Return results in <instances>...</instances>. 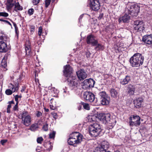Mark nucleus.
Masks as SVG:
<instances>
[{
    "mask_svg": "<svg viewBox=\"0 0 152 152\" xmlns=\"http://www.w3.org/2000/svg\"><path fill=\"white\" fill-rule=\"evenodd\" d=\"M82 86L83 88L84 89H86L90 88L87 81V79L84 80L82 84Z\"/></svg>",
    "mask_w": 152,
    "mask_h": 152,
    "instance_id": "26",
    "label": "nucleus"
},
{
    "mask_svg": "<svg viewBox=\"0 0 152 152\" xmlns=\"http://www.w3.org/2000/svg\"><path fill=\"white\" fill-rule=\"evenodd\" d=\"M89 130V134L91 136L96 137L99 135L102 132V127L99 124L94 123L91 125Z\"/></svg>",
    "mask_w": 152,
    "mask_h": 152,
    "instance_id": "4",
    "label": "nucleus"
},
{
    "mask_svg": "<svg viewBox=\"0 0 152 152\" xmlns=\"http://www.w3.org/2000/svg\"><path fill=\"white\" fill-rule=\"evenodd\" d=\"M43 140V139L41 137H38L37 140V142L39 144H41Z\"/></svg>",
    "mask_w": 152,
    "mask_h": 152,
    "instance_id": "33",
    "label": "nucleus"
},
{
    "mask_svg": "<svg viewBox=\"0 0 152 152\" xmlns=\"http://www.w3.org/2000/svg\"><path fill=\"white\" fill-rule=\"evenodd\" d=\"M8 16L9 14L5 12H0V17H8Z\"/></svg>",
    "mask_w": 152,
    "mask_h": 152,
    "instance_id": "32",
    "label": "nucleus"
},
{
    "mask_svg": "<svg viewBox=\"0 0 152 152\" xmlns=\"http://www.w3.org/2000/svg\"><path fill=\"white\" fill-rule=\"evenodd\" d=\"M18 103H16V104L14 107L13 108L14 110H18Z\"/></svg>",
    "mask_w": 152,
    "mask_h": 152,
    "instance_id": "46",
    "label": "nucleus"
},
{
    "mask_svg": "<svg viewBox=\"0 0 152 152\" xmlns=\"http://www.w3.org/2000/svg\"><path fill=\"white\" fill-rule=\"evenodd\" d=\"M100 99L101 98H104L107 97L106 94L105 92L104 91L101 92L99 93Z\"/></svg>",
    "mask_w": 152,
    "mask_h": 152,
    "instance_id": "29",
    "label": "nucleus"
},
{
    "mask_svg": "<svg viewBox=\"0 0 152 152\" xmlns=\"http://www.w3.org/2000/svg\"><path fill=\"white\" fill-rule=\"evenodd\" d=\"M22 123L26 126H28L31 122V117L29 115H27L25 117L22 118Z\"/></svg>",
    "mask_w": 152,
    "mask_h": 152,
    "instance_id": "18",
    "label": "nucleus"
},
{
    "mask_svg": "<svg viewBox=\"0 0 152 152\" xmlns=\"http://www.w3.org/2000/svg\"><path fill=\"white\" fill-rule=\"evenodd\" d=\"M5 20H4V19H0V21H3V22H4Z\"/></svg>",
    "mask_w": 152,
    "mask_h": 152,
    "instance_id": "59",
    "label": "nucleus"
},
{
    "mask_svg": "<svg viewBox=\"0 0 152 152\" xmlns=\"http://www.w3.org/2000/svg\"><path fill=\"white\" fill-rule=\"evenodd\" d=\"M48 144L49 145H50L49 147L48 148V150L50 151L51 150H52L53 148V144H52L51 142H48Z\"/></svg>",
    "mask_w": 152,
    "mask_h": 152,
    "instance_id": "40",
    "label": "nucleus"
},
{
    "mask_svg": "<svg viewBox=\"0 0 152 152\" xmlns=\"http://www.w3.org/2000/svg\"><path fill=\"white\" fill-rule=\"evenodd\" d=\"M76 73L78 79L80 80L86 79L87 77V74L83 70H79Z\"/></svg>",
    "mask_w": 152,
    "mask_h": 152,
    "instance_id": "16",
    "label": "nucleus"
},
{
    "mask_svg": "<svg viewBox=\"0 0 152 152\" xmlns=\"http://www.w3.org/2000/svg\"><path fill=\"white\" fill-rule=\"evenodd\" d=\"M18 97H19V98H21V96H19Z\"/></svg>",
    "mask_w": 152,
    "mask_h": 152,
    "instance_id": "64",
    "label": "nucleus"
},
{
    "mask_svg": "<svg viewBox=\"0 0 152 152\" xmlns=\"http://www.w3.org/2000/svg\"><path fill=\"white\" fill-rule=\"evenodd\" d=\"M14 5V3L8 2V4L7 5V8L8 10H10L13 7Z\"/></svg>",
    "mask_w": 152,
    "mask_h": 152,
    "instance_id": "31",
    "label": "nucleus"
},
{
    "mask_svg": "<svg viewBox=\"0 0 152 152\" xmlns=\"http://www.w3.org/2000/svg\"><path fill=\"white\" fill-rule=\"evenodd\" d=\"M9 104L8 105L7 108H8V109H10L11 107V104H14V102L12 101L10 102H9Z\"/></svg>",
    "mask_w": 152,
    "mask_h": 152,
    "instance_id": "45",
    "label": "nucleus"
},
{
    "mask_svg": "<svg viewBox=\"0 0 152 152\" xmlns=\"http://www.w3.org/2000/svg\"><path fill=\"white\" fill-rule=\"evenodd\" d=\"M103 47L102 45L100 44H98L96 47L95 48V49L96 50H103Z\"/></svg>",
    "mask_w": 152,
    "mask_h": 152,
    "instance_id": "30",
    "label": "nucleus"
},
{
    "mask_svg": "<svg viewBox=\"0 0 152 152\" xmlns=\"http://www.w3.org/2000/svg\"><path fill=\"white\" fill-rule=\"evenodd\" d=\"M4 22L7 23L9 25L11 26V27H12V24H11V23L9 21L5 20Z\"/></svg>",
    "mask_w": 152,
    "mask_h": 152,
    "instance_id": "51",
    "label": "nucleus"
},
{
    "mask_svg": "<svg viewBox=\"0 0 152 152\" xmlns=\"http://www.w3.org/2000/svg\"><path fill=\"white\" fill-rule=\"evenodd\" d=\"M28 112L26 111H24L22 113V118H24V117H26V116L27 115Z\"/></svg>",
    "mask_w": 152,
    "mask_h": 152,
    "instance_id": "41",
    "label": "nucleus"
},
{
    "mask_svg": "<svg viewBox=\"0 0 152 152\" xmlns=\"http://www.w3.org/2000/svg\"><path fill=\"white\" fill-rule=\"evenodd\" d=\"M7 140H3L1 141V143L2 145H4V144L6 143L7 142Z\"/></svg>",
    "mask_w": 152,
    "mask_h": 152,
    "instance_id": "44",
    "label": "nucleus"
},
{
    "mask_svg": "<svg viewBox=\"0 0 152 152\" xmlns=\"http://www.w3.org/2000/svg\"><path fill=\"white\" fill-rule=\"evenodd\" d=\"M13 0H9L8 1L9 2H12V1H13Z\"/></svg>",
    "mask_w": 152,
    "mask_h": 152,
    "instance_id": "62",
    "label": "nucleus"
},
{
    "mask_svg": "<svg viewBox=\"0 0 152 152\" xmlns=\"http://www.w3.org/2000/svg\"><path fill=\"white\" fill-rule=\"evenodd\" d=\"M14 6V10L17 11L18 10H21L23 9V7L20 6L19 2L15 3Z\"/></svg>",
    "mask_w": 152,
    "mask_h": 152,
    "instance_id": "25",
    "label": "nucleus"
},
{
    "mask_svg": "<svg viewBox=\"0 0 152 152\" xmlns=\"http://www.w3.org/2000/svg\"><path fill=\"white\" fill-rule=\"evenodd\" d=\"M140 119V117L138 115H132L130 118V125L131 126L134 125L136 126L140 125L141 124Z\"/></svg>",
    "mask_w": 152,
    "mask_h": 152,
    "instance_id": "7",
    "label": "nucleus"
},
{
    "mask_svg": "<svg viewBox=\"0 0 152 152\" xmlns=\"http://www.w3.org/2000/svg\"><path fill=\"white\" fill-rule=\"evenodd\" d=\"M83 97L86 101L90 102L96 101L94 95L90 92H85L83 94Z\"/></svg>",
    "mask_w": 152,
    "mask_h": 152,
    "instance_id": "10",
    "label": "nucleus"
},
{
    "mask_svg": "<svg viewBox=\"0 0 152 152\" xmlns=\"http://www.w3.org/2000/svg\"><path fill=\"white\" fill-rule=\"evenodd\" d=\"M130 80V77L128 75H126L124 78L120 79V83L122 85H125L128 84Z\"/></svg>",
    "mask_w": 152,
    "mask_h": 152,
    "instance_id": "20",
    "label": "nucleus"
},
{
    "mask_svg": "<svg viewBox=\"0 0 152 152\" xmlns=\"http://www.w3.org/2000/svg\"><path fill=\"white\" fill-rule=\"evenodd\" d=\"M64 70V75L65 76L69 78L73 77L72 74L73 72V69L69 65L65 66Z\"/></svg>",
    "mask_w": 152,
    "mask_h": 152,
    "instance_id": "12",
    "label": "nucleus"
},
{
    "mask_svg": "<svg viewBox=\"0 0 152 152\" xmlns=\"http://www.w3.org/2000/svg\"><path fill=\"white\" fill-rule=\"evenodd\" d=\"M98 119L103 123L108 124L112 127L115 125L116 122L115 116L112 115L109 113L100 114Z\"/></svg>",
    "mask_w": 152,
    "mask_h": 152,
    "instance_id": "1",
    "label": "nucleus"
},
{
    "mask_svg": "<svg viewBox=\"0 0 152 152\" xmlns=\"http://www.w3.org/2000/svg\"><path fill=\"white\" fill-rule=\"evenodd\" d=\"M86 42L88 44L92 45L93 46H96L98 42L96 37L92 35L88 36L87 37Z\"/></svg>",
    "mask_w": 152,
    "mask_h": 152,
    "instance_id": "13",
    "label": "nucleus"
},
{
    "mask_svg": "<svg viewBox=\"0 0 152 152\" xmlns=\"http://www.w3.org/2000/svg\"><path fill=\"white\" fill-rule=\"evenodd\" d=\"M127 13L126 12L124 16L119 18L118 19L119 23H121V22H127L129 21L130 19V16L129 14H127Z\"/></svg>",
    "mask_w": 152,
    "mask_h": 152,
    "instance_id": "19",
    "label": "nucleus"
},
{
    "mask_svg": "<svg viewBox=\"0 0 152 152\" xmlns=\"http://www.w3.org/2000/svg\"><path fill=\"white\" fill-rule=\"evenodd\" d=\"M38 128L37 124H33L31 125L29 129L32 131L34 132Z\"/></svg>",
    "mask_w": 152,
    "mask_h": 152,
    "instance_id": "27",
    "label": "nucleus"
},
{
    "mask_svg": "<svg viewBox=\"0 0 152 152\" xmlns=\"http://www.w3.org/2000/svg\"><path fill=\"white\" fill-rule=\"evenodd\" d=\"M30 44V42L29 41H27L26 43L25 50L26 53L27 55H29L31 52V48Z\"/></svg>",
    "mask_w": 152,
    "mask_h": 152,
    "instance_id": "24",
    "label": "nucleus"
},
{
    "mask_svg": "<svg viewBox=\"0 0 152 152\" xmlns=\"http://www.w3.org/2000/svg\"><path fill=\"white\" fill-rule=\"evenodd\" d=\"M18 85H16L15 86L10 84L9 86L10 89H8L6 90L5 93L7 95H11L12 92H14L17 91L18 90Z\"/></svg>",
    "mask_w": 152,
    "mask_h": 152,
    "instance_id": "14",
    "label": "nucleus"
},
{
    "mask_svg": "<svg viewBox=\"0 0 152 152\" xmlns=\"http://www.w3.org/2000/svg\"><path fill=\"white\" fill-rule=\"evenodd\" d=\"M52 114L53 115V118L56 119L57 117V114L55 113H53Z\"/></svg>",
    "mask_w": 152,
    "mask_h": 152,
    "instance_id": "52",
    "label": "nucleus"
},
{
    "mask_svg": "<svg viewBox=\"0 0 152 152\" xmlns=\"http://www.w3.org/2000/svg\"><path fill=\"white\" fill-rule=\"evenodd\" d=\"M140 7L137 4L128 5L125 12L130 14L133 16H137L140 11Z\"/></svg>",
    "mask_w": 152,
    "mask_h": 152,
    "instance_id": "5",
    "label": "nucleus"
},
{
    "mask_svg": "<svg viewBox=\"0 0 152 152\" xmlns=\"http://www.w3.org/2000/svg\"><path fill=\"white\" fill-rule=\"evenodd\" d=\"M144 57L140 53H135L130 59V62L131 65L134 67L140 66L143 62Z\"/></svg>",
    "mask_w": 152,
    "mask_h": 152,
    "instance_id": "2",
    "label": "nucleus"
},
{
    "mask_svg": "<svg viewBox=\"0 0 152 152\" xmlns=\"http://www.w3.org/2000/svg\"><path fill=\"white\" fill-rule=\"evenodd\" d=\"M143 102V99L142 98L137 99L134 101V105L136 107H140L142 106V104Z\"/></svg>",
    "mask_w": 152,
    "mask_h": 152,
    "instance_id": "21",
    "label": "nucleus"
},
{
    "mask_svg": "<svg viewBox=\"0 0 152 152\" xmlns=\"http://www.w3.org/2000/svg\"><path fill=\"white\" fill-rule=\"evenodd\" d=\"M82 140V135L78 132H74L70 135L68 140V142L70 145H74L75 144H79Z\"/></svg>",
    "mask_w": 152,
    "mask_h": 152,
    "instance_id": "3",
    "label": "nucleus"
},
{
    "mask_svg": "<svg viewBox=\"0 0 152 152\" xmlns=\"http://www.w3.org/2000/svg\"><path fill=\"white\" fill-rule=\"evenodd\" d=\"M15 31L16 34L17 35H18V27H16V28H15Z\"/></svg>",
    "mask_w": 152,
    "mask_h": 152,
    "instance_id": "53",
    "label": "nucleus"
},
{
    "mask_svg": "<svg viewBox=\"0 0 152 152\" xmlns=\"http://www.w3.org/2000/svg\"><path fill=\"white\" fill-rule=\"evenodd\" d=\"M110 92L111 97L116 98L118 96V94L117 91L115 89L112 88L110 91Z\"/></svg>",
    "mask_w": 152,
    "mask_h": 152,
    "instance_id": "23",
    "label": "nucleus"
},
{
    "mask_svg": "<svg viewBox=\"0 0 152 152\" xmlns=\"http://www.w3.org/2000/svg\"><path fill=\"white\" fill-rule=\"evenodd\" d=\"M142 41L147 45H152V35H150L144 36Z\"/></svg>",
    "mask_w": 152,
    "mask_h": 152,
    "instance_id": "15",
    "label": "nucleus"
},
{
    "mask_svg": "<svg viewBox=\"0 0 152 152\" xmlns=\"http://www.w3.org/2000/svg\"><path fill=\"white\" fill-rule=\"evenodd\" d=\"M69 85L72 88V89L75 90L78 89L79 87V82L75 79V77L73 76L67 78Z\"/></svg>",
    "mask_w": 152,
    "mask_h": 152,
    "instance_id": "6",
    "label": "nucleus"
},
{
    "mask_svg": "<svg viewBox=\"0 0 152 152\" xmlns=\"http://www.w3.org/2000/svg\"><path fill=\"white\" fill-rule=\"evenodd\" d=\"M19 96L18 95H16L15 98V101L16 102V103H18V99L19 98Z\"/></svg>",
    "mask_w": 152,
    "mask_h": 152,
    "instance_id": "47",
    "label": "nucleus"
},
{
    "mask_svg": "<svg viewBox=\"0 0 152 152\" xmlns=\"http://www.w3.org/2000/svg\"><path fill=\"white\" fill-rule=\"evenodd\" d=\"M11 21L13 23V25L15 27V28H16V27H17V25L14 22H13V21H12V20H11Z\"/></svg>",
    "mask_w": 152,
    "mask_h": 152,
    "instance_id": "55",
    "label": "nucleus"
},
{
    "mask_svg": "<svg viewBox=\"0 0 152 152\" xmlns=\"http://www.w3.org/2000/svg\"><path fill=\"white\" fill-rule=\"evenodd\" d=\"M26 88L25 87L23 86L22 87V88L21 90V92H23L24 91V90Z\"/></svg>",
    "mask_w": 152,
    "mask_h": 152,
    "instance_id": "56",
    "label": "nucleus"
},
{
    "mask_svg": "<svg viewBox=\"0 0 152 152\" xmlns=\"http://www.w3.org/2000/svg\"><path fill=\"white\" fill-rule=\"evenodd\" d=\"M89 5L90 8L95 11L98 10L100 6L99 0H90Z\"/></svg>",
    "mask_w": 152,
    "mask_h": 152,
    "instance_id": "9",
    "label": "nucleus"
},
{
    "mask_svg": "<svg viewBox=\"0 0 152 152\" xmlns=\"http://www.w3.org/2000/svg\"><path fill=\"white\" fill-rule=\"evenodd\" d=\"M128 93L131 95H133L135 90V88L134 86L129 84L127 87Z\"/></svg>",
    "mask_w": 152,
    "mask_h": 152,
    "instance_id": "22",
    "label": "nucleus"
},
{
    "mask_svg": "<svg viewBox=\"0 0 152 152\" xmlns=\"http://www.w3.org/2000/svg\"><path fill=\"white\" fill-rule=\"evenodd\" d=\"M51 1L50 0H45V6L46 8L48 7L50 4Z\"/></svg>",
    "mask_w": 152,
    "mask_h": 152,
    "instance_id": "37",
    "label": "nucleus"
},
{
    "mask_svg": "<svg viewBox=\"0 0 152 152\" xmlns=\"http://www.w3.org/2000/svg\"><path fill=\"white\" fill-rule=\"evenodd\" d=\"M45 111L46 112H48L49 110L48 109H45Z\"/></svg>",
    "mask_w": 152,
    "mask_h": 152,
    "instance_id": "61",
    "label": "nucleus"
},
{
    "mask_svg": "<svg viewBox=\"0 0 152 152\" xmlns=\"http://www.w3.org/2000/svg\"><path fill=\"white\" fill-rule=\"evenodd\" d=\"M1 65L4 68H5L7 66V63L5 59H2L1 62Z\"/></svg>",
    "mask_w": 152,
    "mask_h": 152,
    "instance_id": "35",
    "label": "nucleus"
},
{
    "mask_svg": "<svg viewBox=\"0 0 152 152\" xmlns=\"http://www.w3.org/2000/svg\"><path fill=\"white\" fill-rule=\"evenodd\" d=\"M42 129L45 131H46L48 130V125L47 124H45L43 125L42 127Z\"/></svg>",
    "mask_w": 152,
    "mask_h": 152,
    "instance_id": "38",
    "label": "nucleus"
},
{
    "mask_svg": "<svg viewBox=\"0 0 152 152\" xmlns=\"http://www.w3.org/2000/svg\"><path fill=\"white\" fill-rule=\"evenodd\" d=\"M52 90H53V91H55V90H56L54 88H52Z\"/></svg>",
    "mask_w": 152,
    "mask_h": 152,
    "instance_id": "63",
    "label": "nucleus"
},
{
    "mask_svg": "<svg viewBox=\"0 0 152 152\" xmlns=\"http://www.w3.org/2000/svg\"><path fill=\"white\" fill-rule=\"evenodd\" d=\"M110 98L109 97H107L104 98H101L100 99L99 103L96 99V105H100V104L103 105H106L108 104L109 102Z\"/></svg>",
    "mask_w": 152,
    "mask_h": 152,
    "instance_id": "17",
    "label": "nucleus"
},
{
    "mask_svg": "<svg viewBox=\"0 0 152 152\" xmlns=\"http://www.w3.org/2000/svg\"><path fill=\"white\" fill-rule=\"evenodd\" d=\"M56 134V132L53 131L51 133H50L49 134V137L50 138H54L55 137Z\"/></svg>",
    "mask_w": 152,
    "mask_h": 152,
    "instance_id": "36",
    "label": "nucleus"
},
{
    "mask_svg": "<svg viewBox=\"0 0 152 152\" xmlns=\"http://www.w3.org/2000/svg\"><path fill=\"white\" fill-rule=\"evenodd\" d=\"M83 108L87 110H89L90 109V107L89 105L87 103H84L83 104Z\"/></svg>",
    "mask_w": 152,
    "mask_h": 152,
    "instance_id": "34",
    "label": "nucleus"
},
{
    "mask_svg": "<svg viewBox=\"0 0 152 152\" xmlns=\"http://www.w3.org/2000/svg\"><path fill=\"white\" fill-rule=\"evenodd\" d=\"M103 14H100L99 17H98V19H99V20H100L102 18V17H103Z\"/></svg>",
    "mask_w": 152,
    "mask_h": 152,
    "instance_id": "54",
    "label": "nucleus"
},
{
    "mask_svg": "<svg viewBox=\"0 0 152 152\" xmlns=\"http://www.w3.org/2000/svg\"><path fill=\"white\" fill-rule=\"evenodd\" d=\"M42 28L41 26H40L39 28L38 33H42Z\"/></svg>",
    "mask_w": 152,
    "mask_h": 152,
    "instance_id": "49",
    "label": "nucleus"
},
{
    "mask_svg": "<svg viewBox=\"0 0 152 152\" xmlns=\"http://www.w3.org/2000/svg\"><path fill=\"white\" fill-rule=\"evenodd\" d=\"M91 53L89 51L86 52V56L87 58H89Z\"/></svg>",
    "mask_w": 152,
    "mask_h": 152,
    "instance_id": "48",
    "label": "nucleus"
},
{
    "mask_svg": "<svg viewBox=\"0 0 152 152\" xmlns=\"http://www.w3.org/2000/svg\"><path fill=\"white\" fill-rule=\"evenodd\" d=\"M34 12V10L33 8L29 9L28 11V13L29 15H32Z\"/></svg>",
    "mask_w": 152,
    "mask_h": 152,
    "instance_id": "39",
    "label": "nucleus"
},
{
    "mask_svg": "<svg viewBox=\"0 0 152 152\" xmlns=\"http://www.w3.org/2000/svg\"><path fill=\"white\" fill-rule=\"evenodd\" d=\"M7 38L4 36L0 37V52H5L7 50L6 44Z\"/></svg>",
    "mask_w": 152,
    "mask_h": 152,
    "instance_id": "8",
    "label": "nucleus"
},
{
    "mask_svg": "<svg viewBox=\"0 0 152 152\" xmlns=\"http://www.w3.org/2000/svg\"><path fill=\"white\" fill-rule=\"evenodd\" d=\"M7 112L8 113H10V109L7 108Z\"/></svg>",
    "mask_w": 152,
    "mask_h": 152,
    "instance_id": "57",
    "label": "nucleus"
},
{
    "mask_svg": "<svg viewBox=\"0 0 152 152\" xmlns=\"http://www.w3.org/2000/svg\"><path fill=\"white\" fill-rule=\"evenodd\" d=\"M42 33H38V35L39 36H40L41 35Z\"/></svg>",
    "mask_w": 152,
    "mask_h": 152,
    "instance_id": "60",
    "label": "nucleus"
},
{
    "mask_svg": "<svg viewBox=\"0 0 152 152\" xmlns=\"http://www.w3.org/2000/svg\"><path fill=\"white\" fill-rule=\"evenodd\" d=\"M30 28L31 29V32H33L34 31V27L33 26H31L30 27Z\"/></svg>",
    "mask_w": 152,
    "mask_h": 152,
    "instance_id": "50",
    "label": "nucleus"
},
{
    "mask_svg": "<svg viewBox=\"0 0 152 152\" xmlns=\"http://www.w3.org/2000/svg\"><path fill=\"white\" fill-rule=\"evenodd\" d=\"M81 107H82V106L81 105H79L78 107V110H81Z\"/></svg>",
    "mask_w": 152,
    "mask_h": 152,
    "instance_id": "58",
    "label": "nucleus"
},
{
    "mask_svg": "<svg viewBox=\"0 0 152 152\" xmlns=\"http://www.w3.org/2000/svg\"><path fill=\"white\" fill-rule=\"evenodd\" d=\"M42 115V113L40 111H37L36 114V116L37 117H39Z\"/></svg>",
    "mask_w": 152,
    "mask_h": 152,
    "instance_id": "43",
    "label": "nucleus"
},
{
    "mask_svg": "<svg viewBox=\"0 0 152 152\" xmlns=\"http://www.w3.org/2000/svg\"><path fill=\"white\" fill-rule=\"evenodd\" d=\"M134 27L137 31H140L144 29V24L142 21L137 20L135 21L134 23Z\"/></svg>",
    "mask_w": 152,
    "mask_h": 152,
    "instance_id": "11",
    "label": "nucleus"
},
{
    "mask_svg": "<svg viewBox=\"0 0 152 152\" xmlns=\"http://www.w3.org/2000/svg\"><path fill=\"white\" fill-rule=\"evenodd\" d=\"M87 81L88 83V85L90 88L93 87L94 86L95 82L93 79H90L87 80Z\"/></svg>",
    "mask_w": 152,
    "mask_h": 152,
    "instance_id": "28",
    "label": "nucleus"
},
{
    "mask_svg": "<svg viewBox=\"0 0 152 152\" xmlns=\"http://www.w3.org/2000/svg\"><path fill=\"white\" fill-rule=\"evenodd\" d=\"M39 1L40 0H33L32 2L34 5H36L39 3Z\"/></svg>",
    "mask_w": 152,
    "mask_h": 152,
    "instance_id": "42",
    "label": "nucleus"
}]
</instances>
